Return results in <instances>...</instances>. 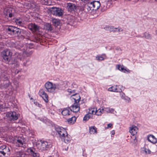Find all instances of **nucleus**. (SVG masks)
Wrapping results in <instances>:
<instances>
[{
	"label": "nucleus",
	"mask_w": 157,
	"mask_h": 157,
	"mask_svg": "<svg viewBox=\"0 0 157 157\" xmlns=\"http://www.w3.org/2000/svg\"><path fill=\"white\" fill-rule=\"evenodd\" d=\"M19 116V114L14 111L7 112L6 114L7 119L11 121L17 120Z\"/></svg>",
	"instance_id": "nucleus-3"
},
{
	"label": "nucleus",
	"mask_w": 157,
	"mask_h": 157,
	"mask_svg": "<svg viewBox=\"0 0 157 157\" xmlns=\"http://www.w3.org/2000/svg\"><path fill=\"white\" fill-rule=\"evenodd\" d=\"M112 126V124H111L109 123L107 124V128H111Z\"/></svg>",
	"instance_id": "nucleus-51"
},
{
	"label": "nucleus",
	"mask_w": 157,
	"mask_h": 157,
	"mask_svg": "<svg viewBox=\"0 0 157 157\" xmlns=\"http://www.w3.org/2000/svg\"><path fill=\"white\" fill-rule=\"evenodd\" d=\"M2 57L3 59L4 60V61L6 63H8L9 64H13L14 63H12L11 62L10 60L11 58V57L4 55H3Z\"/></svg>",
	"instance_id": "nucleus-22"
},
{
	"label": "nucleus",
	"mask_w": 157,
	"mask_h": 157,
	"mask_svg": "<svg viewBox=\"0 0 157 157\" xmlns=\"http://www.w3.org/2000/svg\"><path fill=\"white\" fill-rule=\"evenodd\" d=\"M61 139V140L62 141H64L65 143H69L71 141V136L67 132L66 135L63 136Z\"/></svg>",
	"instance_id": "nucleus-14"
},
{
	"label": "nucleus",
	"mask_w": 157,
	"mask_h": 157,
	"mask_svg": "<svg viewBox=\"0 0 157 157\" xmlns=\"http://www.w3.org/2000/svg\"><path fill=\"white\" fill-rule=\"evenodd\" d=\"M62 82V84H63H63L64 86V87L65 88H67L68 86V84L69 83V82L67 81H65L62 82Z\"/></svg>",
	"instance_id": "nucleus-40"
},
{
	"label": "nucleus",
	"mask_w": 157,
	"mask_h": 157,
	"mask_svg": "<svg viewBox=\"0 0 157 157\" xmlns=\"http://www.w3.org/2000/svg\"><path fill=\"white\" fill-rule=\"evenodd\" d=\"M144 151L145 152V153L147 154H150L151 153V151L149 149H147L145 147L144 148Z\"/></svg>",
	"instance_id": "nucleus-43"
},
{
	"label": "nucleus",
	"mask_w": 157,
	"mask_h": 157,
	"mask_svg": "<svg viewBox=\"0 0 157 157\" xmlns=\"http://www.w3.org/2000/svg\"><path fill=\"white\" fill-rule=\"evenodd\" d=\"M14 21L16 24L19 25H21L22 23V20L18 18L15 19H14Z\"/></svg>",
	"instance_id": "nucleus-38"
},
{
	"label": "nucleus",
	"mask_w": 157,
	"mask_h": 157,
	"mask_svg": "<svg viewBox=\"0 0 157 157\" xmlns=\"http://www.w3.org/2000/svg\"><path fill=\"white\" fill-rule=\"evenodd\" d=\"M58 86L59 84H53L52 83L48 81L44 85L46 90L50 93H53L56 88H59Z\"/></svg>",
	"instance_id": "nucleus-2"
},
{
	"label": "nucleus",
	"mask_w": 157,
	"mask_h": 157,
	"mask_svg": "<svg viewBox=\"0 0 157 157\" xmlns=\"http://www.w3.org/2000/svg\"><path fill=\"white\" fill-rule=\"evenodd\" d=\"M69 108H64L62 112V114L64 116H67V115H70V112L69 110Z\"/></svg>",
	"instance_id": "nucleus-31"
},
{
	"label": "nucleus",
	"mask_w": 157,
	"mask_h": 157,
	"mask_svg": "<svg viewBox=\"0 0 157 157\" xmlns=\"http://www.w3.org/2000/svg\"><path fill=\"white\" fill-rule=\"evenodd\" d=\"M73 98L74 99L75 103H79L81 99V97L79 94H75L72 95Z\"/></svg>",
	"instance_id": "nucleus-25"
},
{
	"label": "nucleus",
	"mask_w": 157,
	"mask_h": 157,
	"mask_svg": "<svg viewBox=\"0 0 157 157\" xmlns=\"http://www.w3.org/2000/svg\"><path fill=\"white\" fill-rule=\"evenodd\" d=\"M16 143H18L19 145H23V140L18 139L17 140Z\"/></svg>",
	"instance_id": "nucleus-42"
},
{
	"label": "nucleus",
	"mask_w": 157,
	"mask_h": 157,
	"mask_svg": "<svg viewBox=\"0 0 157 157\" xmlns=\"http://www.w3.org/2000/svg\"><path fill=\"white\" fill-rule=\"evenodd\" d=\"M62 82L61 81L58 83L56 84H59L58 87L59 88H56V89H58L59 90H61L63 89V87L62 86L63 84H62Z\"/></svg>",
	"instance_id": "nucleus-44"
},
{
	"label": "nucleus",
	"mask_w": 157,
	"mask_h": 157,
	"mask_svg": "<svg viewBox=\"0 0 157 157\" xmlns=\"http://www.w3.org/2000/svg\"><path fill=\"white\" fill-rule=\"evenodd\" d=\"M123 31V29L120 27L114 28L113 26H111V32H119Z\"/></svg>",
	"instance_id": "nucleus-27"
},
{
	"label": "nucleus",
	"mask_w": 157,
	"mask_h": 157,
	"mask_svg": "<svg viewBox=\"0 0 157 157\" xmlns=\"http://www.w3.org/2000/svg\"><path fill=\"white\" fill-rule=\"evenodd\" d=\"M15 157H30L27 154L22 152L17 153Z\"/></svg>",
	"instance_id": "nucleus-32"
},
{
	"label": "nucleus",
	"mask_w": 157,
	"mask_h": 157,
	"mask_svg": "<svg viewBox=\"0 0 157 157\" xmlns=\"http://www.w3.org/2000/svg\"><path fill=\"white\" fill-rule=\"evenodd\" d=\"M105 56V54H103L101 55H98L96 57V59L98 60L99 61H101L104 60V59L103 56Z\"/></svg>",
	"instance_id": "nucleus-37"
},
{
	"label": "nucleus",
	"mask_w": 157,
	"mask_h": 157,
	"mask_svg": "<svg viewBox=\"0 0 157 157\" xmlns=\"http://www.w3.org/2000/svg\"><path fill=\"white\" fill-rule=\"evenodd\" d=\"M13 10H12L11 12L8 15V17L11 18L14 16V14L13 13Z\"/></svg>",
	"instance_id": "nucleus-46"
},
{
	"label": "nucleus",
	"mask_w": 157,
	"mask_h": 157,
	"mask_svg": "<svg viewBox=\"0 0 157 157\" xmlns=\"http://www.w3.org/2000/svg\"><path fill=\"white\" fill-rule=\"evenodd\" d=\"M68 91L69 92H71V89H68Z\"/></svg>",
	"instance_id": "nucleus-57"
},
{
	"label": "nucleus",
	"mask_w": 157,
	"mask_h": 157,
	"mask_svg": "<svg viewBox=\"0 0 157 157\" xmlns=\"http://www.w3.org/2000/svg\"><path fill=\"white\" fill-rule=\"evenodd\" d=\"M51 21L53 25L56 27L59 25L60 24V21L58 19L52 18Z\"/></svg>",
	"instance_id": "nucleus-26"
},
{
	"label": "nucleus",
	"mask_w": 157,
	"mask_h": 157,
	"mask_svg": "<svg viewBox=\"0 0 157 157\" xmlns=\"http://www.w3.org/2000/svg\"><path fill=\"white\" fill-rule=\"evenodd\" d=\"M85 8H84V11L85 12H92V7L90 2H89L88 3L84 5Z\"/></svg>",
	"instance_id": "nucleus-15"
},
{
	"label": "nucleus",
	"mask_w": 157,
	"mask_h": 157,
	"mask_svg": "<svg viewBox=\"0 0 157 157\" xmlns=\"http://www.w3.org/2000/svg\"><path fill=\"white\" fill-rule=\"evenodd\" d=\"M11 43H14L13 42H10L8 44H9V46L10 47H14L12 45V44Z\"/></svg>",
	"instance_id": "nucleus-50"
},
{
	"label": "nucleus",
	"mask_w": 157,
	"mask_h": 157,
	"mask_svg": "<svg viewBox=\"0 0 157 157\" xmlns=\"http://www.w3.org/2000/svg\"><path fill=\"white\" fill-rule=\"evenodd\" d=\"M49 11L51 14L56 16H62L64 13L63 10L61 8L56 7L50 8Z\"/></svg>",
	"instance_id": "nucleus-1"
},
{
	"label": "nucleus",
	"mask_w": 157,
	"mask_h": 157,
	"mask_svg": "<svg viewBox=\"0 0 157 157\" xmlns=\"http://www.w3.org/2000/svg\"><path fill=\"white\" fill-rule=\"evenodd\" d=\"M16 27L12 26H9L7 29V31L9 32V34L11 35H14Z\"/></svg>",
	"instance_id": "nucleus-20"
},
{
	"label": "nucleus",
	"mask_w": 157,
	"mask_h": 157,
	"mask_svg": "<svg viewBox=\"0 0 157 157\" xmlns=\"http://www.w3.org/2000/svg\"><path fill=\"white\" fill-rule=\"evenodd\" d=\"M2 55L11 57L12 53L10 50L6 49L3 51L2 53Z\"/></svg>",
	"instance_id": "nucleus-29"
},
{
	"label": "nucleus",
	"mask_w": 157,
	"mask_h": 157,
	"mask_svg": "<svg viewBox=\"0 0 157 157\" xmlns=\"http://www.w3.org/2000/svg\"><path fill=\"white\" fill-rule=\"evenodd\" d=\"M127 71V70L125 69L124 68L123 69V70L122 71V72H123L124 73H125Z\"/></svg>",
	"instance_id": "nucleus-54"
},
{
	"label": "nucleus",
	"mask_w": 157,
	"mask_h": 157,
	"mask_svg": "<svg viewBox=\"0 0 157 157\" xmlns=\"http://www.w3.org/2000/svg\"><path fill=\"white\" fill-rule=\"evenodd\" d=\"M19 71H18L17 72V73H18Z\"/></svg>",
	"instance_id": "nucleus-63"
},
{
	"label": "nucleus",
	"mask_w": 157,
	"mask_h": 157,
	"mask_svg": "<svg viewBox=\"0 0 157 157\" xmlns=\"http://www.w3.org/2000/svg\"><path fill=\"white\" fill-rule=\"evenodd\" d=\"M27 152L29 153L31 156L33 157H39V154L36 149L33 147H30L27 150Z\"/></svg>",
	"instance_id": "nucleus-8"
},
{
	"label": "nucleus",
	"mask_w": 157,
	"mask_h": 157,
	"mask_svg": "<svg viewBox=\"0 0 157 157\" xmlns=\"http://www.w3.org/2000/svg\"><path fill=\"white\" fill-rule=\"evenodd\" d=\"M41 145L40 149L43 151H46L48 150L51 148L52 146V144L50 142L46 141H42L41 140Z\"/></svg>",
	"instance_id": "nucleus-4"
},
{
	"label": "nucleus",
	"mask_w": 157,
	"mask_h": 157,
	"mask_svg": "<svg viewBox=\"0 0 157 157\" xmlns=\"http://www.w3.org/2000/svg\"><path fill=\"white\" fill-rule=\"evenodd\" d=\"M92 5V10H93L96 11L98 10L100 6V3L99 1H94L90 2Z\"/></svg>",
	"instance_id": "nucleus-11"
},
{
	"label": "nucleus",
	"mask_w": 157,
	"mask_h": 157,
	"mask_svg": "<svg viewBox=\"0 0 157 157\" xmlns=\"http://www.w3.org/2000/svg\"><path fill=\"white\" fill-rule=\"evenodd\" d=\"M90 117V116L89 114L88 113L87 114L83 117V121H87L89 119Z\"/></svg>",
	"instance_id": "nucleus-39"
},
{
	"label": "nucleus",
	"mask_w": 157,
	"mask_h": 157,
	"mask_svg": "<svg viewBox=\"0 0 157 157\" xmlns=\"http://www.w3.org/2000/svg\"><path fill=\"white\" fill-rule=\"evenodd\" d=\"M108 90L110 91L117 92L118 91L117 90L116 86H112L108 89Z\"/></svg>",
	"instance_id": "nucleus-36"
},
{
	"label": "nucleus",
	"mask_w": 157,
	"mask_h": 157,
	"mask_svg": "<svg viewBox=\"0 0 157 157\" xmlns=\"http://www.w3.org/2000/svg\"><path fill=\"white\" fill-rule=\"evenodd\" d=\"M101 112V109H98V111L96 110V111H95L94 110V109L93 108H91L89 109V111L88 112V114H96L97 115H100L101 114V113H100V114L98 113V112Z\"/></svg>",
	"instance_id": "nucleus-23"
},
{
	"label": "nucleus",
	"mask_w": 157,
	"mask_h": 157,
	"mask_svg": "<svg viewBox=\"0 0 157 157\" xmlns=\"http://www.w3.org/2000/svg\"><path fill=\"white\" fill-rule=\"evenodd\" d=\"M138 130V128L135 125H133L130 128L129 132L133 136L135 135L137 133Z\"/></svg>",
	"instance_id": "nucleus-19"
},
{
	"label": "nucleus",
	"mask_w": 157,
	"mask_h": 157,
	"mask_svg": "<svg viewBox=\"0 0 157 157\" xmlns=\"http://www.w3.org/2000/svg\"><path fill=\"white\" fill-rule=\"evenodd\" d=\"M39 95L42 98L44 101L46 102H48V96L47 94L45 92L44 89H40L39 91Z\"/></svg>",
	"instance_id": "nucleus-9"
},
{
	"label": "nucleus",
	"mask_w": 157,
	"mask_h": 157,
	"mask_svg": "<svg viewBox=\"0 0 157 157\" xmlns=\"http://www.w3.org/2000/svg\"><path fill=\"white\" fill-rule=\"evenodd\" d=\"M112 134L113 135H114V132H113V133H112Z\"/></svg>",
	"instance_id": "nucleus-61"
},
{
	"label": "nucleus",
	"mask_w": 157,
	"mask_h": 157,
	"mask_svg": "<svg viewBox=\"0 0 157 157\" xmlns=\"http://www.w3.org/2000/svg\"><path fill=\"white\" fill-rule=\"evenodd\" d=\"M1 76L3 80L5 81L8 80L10 78L9 74L7 71L2 72Z\"/></svg>",
	"instance_id": "nucleus-17"
},
{
	"label": "nucleus",
	"mask_w": 157,
	"mask_h": 157,
	"mask_svg": "<svg viewBox=\"0 0 157 157\" xmlns=\"http://www.w3.org/2000/svg\"><path fill=\"white\" fill-rule=\"evenodd\" d=\"M29 28L33 32L38 31L39 29V26L33 23L30 24L28 25Z\"/></svg>",
	"instance_id": "nucleus-13"
},
{
	"label": "nucleus",
	"mask_w": 157,
	"mask_h": 157,
	"mask_svg": "<svg viewBox=\"0 0 157 157\" xmlns=\"http://www.w3.org/2000/svg\"><path fill=\"white\" fill-rule=\"evenodd\" d=\"M10 84V82H6L5 83L3 86L5 88H7L8 87Z\"/></svg>",
	"instance_id": "nucleus-45"
},
{
	"label": "nucleus",
	"mask_w": 157,
	"mask_h": 157,
	"mask_svg": "<svg viewBox=\"0 0 157 157\" xmlns=\"http://www.w3.org/2000/svg\"><path fill=\"white\" fill-rule=\"evenodd\" d=\"M76 119V117L74 116L69 118L67 120L68 122L70 124L74 123Z\"/></svg>",
	"instance_id": "nucleus-33"
},
{
	"label": "nucleus",
	"mask_w": 157,
	"mask_h": 157,
	"mask_svg": "<svg viewBox=\"0 0 157 157\" xmlns=\"http://www.w3.org/2000/svg\"><path fill=\"white\" fill-rule=\"evenodd\" d=\"M9 147L5 145L0 147V157H5L6 154L9 155L10 153Z\"/></svg>",
	"instance_id": "nucleus-5"
},
{
	"label": "nucleus",
	"mask_w": 157,
	"mask_h": 157,
	"mask_svg": "<svg viewBox=\"0 0 157 157\" xmlns=\"http://www.w3.org/2000/svg\"><path fill=\"white\" fill-rule=\"evenodd\" d=\"M12 10L11 8H10L6 10L4 12V15L6 17H8V15L11 12Z\"/></svg>",
	"instance_id": "nucleus-34"
},
{
	"label": "nucleus",
	"mask_w": 157,
	"mask_h": 157,
	"mask_svg": "<svg viewBox=\"0 0 157 157\" xmlns=\"http://www.w3.org/2000/svg\"><path fill=\"white\" fill-rule=\"evenodd\" d=\"M67 4V8L69 12H76L77 11L78 6L75 4L71 3H68Z\"/></svg>",
	"instance_id": "nucleus-7"
},
{
	"label": "nucleus",
	"mask_w": 157,
	"mask_h": 157,
	"mask_svg": "<svg viewBox=\"0 0 157 157\" xmlns=\"http://www.w3.org/2000/svg\"><path fill=\"white\" fill-rule=\"evenodd\" d=\"M78 103H75V102L73 105L71 107L70 109L71 111H72L73 112H77L79 111L80 108V105L78 104Z\"/></svg>",
	"instance_id": "nucleus-12"
},
{
	"label": "nucleus",
	"mask_w": 157,
	"mask_h": 157,
	"mask_svg": "<svg viewBox=\"0 0 157 157\" xmlns=\"http://www.w3.org/2000/svg\"><path fill=\"white\" fill-rule=\"evenodd\" d=\"M2 35L0 34V39L2 38Z\"/></svg>",
	"instance_id": "nucleus-58"
},
{
	"label": "nucleus",
	"mask_w": 157,
	"mask_h": 157,
	"mask_svg": "<svg viewBox=\"0 0 157 157\" xmlns=\"http://www.w3.org/2000/svg\"><path fill=\"white\" fill-rule=\"evenodd\" d=\"M89 132L91 134L96 133L97 132V128L94 126L90 127Z\"/></svg>",
	"instance_id": "nucleus-30"
},
{
	"label": "nucleus",
	"mask_w": 157,
	"mask_h": 157,
	"mask_svg": "<svg viewBox=\"0 0 157 157\" xmlns=\"http://www.w3.org/2000/svg\"><path fill=\"white\" fill-rule=\"evenodd\" d=\"M138 1H143V0H138Z\"/></svg>",
	"instance_id": "nucleus-64"
},
{
	"label": "nucleus",
	"mask_w": 157,
	"mask_h": 157,
	"mask_svg": "<svg viewBox=\"0 0 157 157\" xmlns=\"http://www.w3.org/2000/svg\"><path fill=\"white\" fill-rule=\"evenodd\" d=\"M82 2H86L87 1H88L89 0H81Z\"/></svg>",
	"instance_id": "nucleus-55"
},
{
	"label": "nucleus",
	"mask_w": 157,
	"mask_h": 157,
	"mask_svg": "<svg viewBox=\"0 0 157 157\" xmlns=\"http://www.w3.org/2000/svg\"><path fill=\"white\" fill-rule=\"evenodd\" d=\"M84 8H85L84 5L79 8V10L81 11H84Z\"/></svg>",
	"instance_id": "nucleus-49"
},
{
	"label": "nucleus",
	"mask_w": 157,
	"mask_h": 157,
	"mask_svg": "<svg viewBox=\"0 0 157 157\" xmlns=\"http://www.w3.org/2000/svg\"><path fill=\"white\" fill-rule=\"evenodd\" d=\"M42 36L40 34L35 35L32 38V41L34 42L39 43L42 41Z\"/></svg>",
	"instance_id": "nucleus-16"
},
{
	"label": "nucleus",
	"mask_w": 157,
	"mask_h": 157,
	"mask_svg": "<svg viewBox=\"0 0 157 157\" xmlns=\"http://www.w3.org/2000/svg\"><path fill=\"white\" fill-rule=\"evenodd\" d=\"M108 110H109V112H110L111 113L113 112L114 110L113 109H108Z\"/></svg>",
	"instance_id": "nucleus-52"
},
{
	"label": "nucleus",
	"mask_w": 157,
	"mask_h": 157,
	"mask_svg": "<svg viewBox=\"0 0 157 157\" xmlns=\"http://www.w3.org/2000/svg\"><path fill=\"white\" fill-rule=\"evenodd\" d=\"M156 33L157 34V30L156 31Z\"/></svg>",
	"instance_id": "nucleus-62"
},
{
	"label": "nucleus",
	"mask_w": 157,
	"mask_h": 157,
	"mask_svg": "<svg viewBox=\"0 0 157 157\" xmlns=\"http://www.w3.org/2000/svg\"><path fill=\"white\" fill-rule=\"evenodd\" d=\"M45 26L46 27V29L49 32H53V29L51 24L47 23Z\"/></svg>",
	"instance_id": "nucleus-28"
},
{
	"label": "nucleus",
	"mask_w": 157,
	"mask_h": 157,
	"mask_svg": "<svg viewBox=\"0 0 157 157\" xmlns=\"http://www.w3.org/2000/svg\"><path fill=\"white\" fill-rule=\"evenodd\" d=\"M143 36L146 39H151L152 38L151 35L148 33L147 32H145L144 33Z\"/></svg>",
	"instance_id": "nucleus-35"
},
{
	"label": "nucleus",
	"mask_w": 157,
	"mask_h": 157,
	"mask_svg": "<svg viewBox=\"0 0 157 157\" xmlns=\"http://www.w3.org/2000/svg\"><path fill=\"white\" fill-rule=\"evenodd\" d=\"M23 34L24 31L23 30L19 29L17 27L16 28L14 35L18 36H22Z\"/></svg>",
	"instance_id": "nucleus-21"
},
{
	"label": "nucleus",
	"mask_w": 157,
	"mask_h": 157,
	"mask_svg": "<svg viewBox=\"0 0 157 157\" xmlns=\"http://www.w3.org/2000/svg\"><path fill=\"white\" fill-rule=\"evenodd\" d=\"M118 68L119 70L121 71H122L124 69L123 67H121L120 65H118Z\"/></svg>",
	"instance_id": "nucleus-47"
},
{
	"label": "nucleus",
	"mask_w": 157,
	"mask_h": 157,
	"mask_svg": "<svg viewBox=\"0 0 157 157\" xmlns=\"http://www.w3.org/2000/svg\"><path fill=\"white\" fill-rule=\"evenodd\" d=\"M104 29L106 30H109L111 32V26L109 25H105L104 27Z\"/></svg>",
	"instance_id": "nucleus-41"
},
{
	"label": "nucleus",
	"mask_w": 157,
	"mask_h": 157,
	"mask_svg": "<svg viewBox=\"0 0 157 157\" xmlns=\"http://www.w3.org/2000/svg\"><path fill=\"white\" fill-rule=\"evenodd\" d=\"M18 56L17 58L21 60H22L23 62V65L24 66L27 67L30 64L29 59V58H23L21 57V55L19 53H17Z\"/></svg>",
	"instance_id": "nucleus-10"
},
{
	"label": "nucleus",
	"mask_w": 157,
	"mask_h": 157,
	"mask_svg": "<svg viewBox=\"0 0 157 157\" xmlns=\"http://www.w3.org/2000/svg\"><path fill=\"white\" fill-rule=\"evenodd\" d=\"M136 37H144V36H140V35H137L136 36Z\"/></svg>",
	"instance_id": "nucleus-56"
},
{
	"label": "nucleus",
	"mask_w": 157,
	"mask_h": 157,
	"mask_svg": "<svg viewBox=\"0 0 157 157\" xmlns=\"http://www.w3.org/2000/svg\"><path fill=\"white\" fill-rule=\"evenodd\" d=\"M112 134L113 135H114V132H113V133H112Z\"/></svg>",
	"instance_id": "nucleus-60"
},
{
	"label": "nucleus",
	"mask_w": 157,
	"mask_h": 157,
	"mask_svg": "<svg viewBox=\"0 0 157 157\" xmlns=\"http://www.w3.org/2000/svg\"><path fill=\"white\" fill-rule=\"evenodd\" d=\"M55 130L59 136V137L61 138L67 132L66 130L62 127L59 126L55 127Z\"/></svg>",
	"instance_id": "nucleus-6"
},
{
	"label": "nucleus",
	"mask_w": 157,
	"mask_h": 157,
	"mask_svg": "<svg viewBox=\"0 0 157 157\" xmlns=\"http://www.w3.org/2000/svg\"><path fill=\"white\" fill-rule=\"evenodd\" d=\"M5 107L3 105H0V110L1 111H4Z\"/></svg>",
	"instance_id": "nucleus-48"
},
{
	"label": "nucleus",
	"mask_w": 157,
	"mask_h": 157,
	"mask_svg": "<svg viewBox=\"0 0 157 157\" xmlns=\"http://www.w3.org/2000/svg\"><path fill=\"white\" fill-rule=\"evenodd\" d=\"M68 149V147H67V148H65V150L66 151H67Z\"/></svg>",
	"instance_id": "nucleus-59"
},
{
	"label": "nucleus",
	"mask_w": 157,
	"mask_h": 157,
	"mask_svg": "<svg viewBox=\"0 0 157 157\" xmlns=\"http://www.w3.org/2000/svg\"><path fill=\"white\" fill-rule=\"evenodd\" d=\"M148 140L153 143L155 144L157 143V139L154 136L151 135H148L147 136Z\"/></svg>",
	"instance_id": "nucleus-18"
},
{
	"label": "nucleus",
	"mask_w": 157,
	"mask_h": 157,
	"mask_svg": "<svg viewBox=\"0 0 157 157\" xmlns=\"http://www.w3.org/2000/svg\"><path fill=\"white\" fill-rule=\"evenodd\" d=\"M12 44V45L16 49L21 50H22L23 47L19 43L16 42L15 43H11Z\"/></svg>",
	"instance_id": "nucleus-24"
},
{
	"label": "nucleus",
	"mask_w": 157,
	"mask_h": 157,
	"mask_svg": "<svg viewBox=\"0 0 157 157\" xmlns=\"http://www.w3.org/2000/svg\"><path fill=\"white\" fill-rule=\"evenodd\" d=\"M134 142L136 143L137 141V140L136 138V137H135V138L134 139Z\"/></svg>",
	"instance_id": "nucleus-53"
}]
</instances>
